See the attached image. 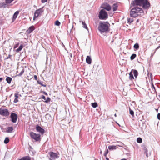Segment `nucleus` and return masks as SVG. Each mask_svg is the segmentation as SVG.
Wrapping results in <instances>:
<instances>
[{
	"instance_id": "obj_2",
	"label": "nucleus",
	"mask_w": 160,
	"mask_h": 160,
	"mask_svg": "<svg viewBox=\"0 0 160 160\" xmlns=\"http://www.w3.org/2000/svg\"><path fill=\"white\" fill-rule=\"evenodd\" d=\"M110 26L109 23L108 22H102L99 23L98 30L101 33L107 32L108 31Z\"/></svg>"
},
{
	"instance_id": "obj_59",
	"label": "nucleus",
	"mask_w": 160,
	"mask_h": 160,
	"mask_svg": "<svg viewBox=\"0 0 160 160\" xmlns=\"http://www.w3.org/2000/svg\"><path fill=\"white\" fill-rule=\"evenodd\" d=\"M159 98H160V95H159Z\"/></svg>"
},
{
	"instance_id": "obj_20",
	"label": "nucleus",
	"mask_w": 160,
	"mask_h": 160,
	"mask_svg": "<svg viewBox=\"0 0 160 160\" xmlns=\"http://www.w3.org/2000/svg\"><path fill=\"white\" fill-rule=\"evenodd\" d=\"M19 13V11H17L14 14L13 16V19H15Z\"/></svg>"
},
{
	"instance_id": "obj_23",
	"label": "nucleus",
	"mask_w": 160,
	"mask_h": 160,
	"mask_svg": "<svg viewBox=\"0 0 160 160\" xmlns=\"http://www.w3.org/2000/svg\"><path fill=\"white\" fill-rule=\"evenodd\" d=\"M12 80V78L11 77H7L6 78V80L7 82L9 84L11 83Z\"/></svg>"
},
{
	"instance_id": "obj_61",
	"label": "nucleus",
	"mask_w": 160,
	"mask_h": 160,
	"mask_svg": "<svg viewBox=\"0 0 160 160\" xmlns=\"http://www.w3.org/2000/svg\"><path fill=\"white\" fill-rule=\"evenodd\" d=\"M100 153H102V151H101Z\"/></svg>"
},
{
	"instance_id": "obj_36",
	"label": "nucleus",
	"mask_w": 160,
	"mask_h": 160,
	"mask_svg": "<svg viewBox=\"0 0 160 160\" xmlns=\"http://www.w3.org/2000/svg\"><path fill=\"white\" fill-rule=\"evenodd\" d=\"M14 0H5V2L6 3L10 4Z\"/></svg>"
},
{
	"instance_id": "obj_31",
	"label": "nucleus",
	"mask_w": 160,
	"mask_h": 160,
	"mask_svg": "<svg viewBox=\"0 0 160 160\" xmlns=\"http://www.w3.org/2000/svg\"><path fill=\"white\" fill-rule=\"evenodd\" d=\"M128 22L131 23L133 22V18H128L127 19Z\"/></svg>"
},
{
	"instance_id": "obj_16",
	"label": "nucleus",
	"mask_w": 160,
	"mask_h": 160,
	"mask_svg": "<svg viewBox=\"0 0 160 160\" xmlns=\"http://www.w3.org/2000/svg\"><path fill=\"white\" fill-rule=\"evenodd\" d=\"M13 130V128L12 127H9L8 128L6 131V132L8 133H10L12 132Z\"/></svg>"
},
{
	"instance_id": "obj_38",
	"label": "nucleus",
	"mask_w": 160,
	"mask_h": 160,
	"mask_svg": "<svg viewBox=\"0 0 160 160\" xmlns=\"http://www.w3.org/2000/svg\"><path fill=\"white\" fill-rule=\"evenodd\" d=\"M50 100V98L49 97H48L47 98V99L45 100V102L47 103L49 102Z\"/></svg>"
},
{
	"instance_id": "obj_7",
	"label": "nucleus",
	"mask_w": 160,
	"mask_h": 160,
	"mask_svg": "<svg viewBox=\"0 0 160 160\" xmlns=\"http://www.w3.org/2000/svg\"><path fill=\"white\" fill-rule=\"evenodd\" d=\"M43 12V10L42 8L36 10L34 13L33 20H35L39 16L41 15Z\"/></svg>"
},
{
	"instance_id": "obj_56",
	"label": "nucleus",
	"mask_w": 160,
	"mask_h": 160,
	"mask_svg": "<svg viewBox=\"0 0 160 160\" xmlns=\"http://www.w3.org/2000/svg\"><path fill=\"white\" fill-rule=\"evenodd\" d=\"M139 21V19L137 20V22H138Z\"/></svg>"
},
{
	"instance_id": "obj_39",
	"label": "nucleus",
	"mask_w": 160,
	"mask_h": 160,
	"mask_svg": "<svg viewBox=\"0 0 160 160\" xmlns=\"http://www.w3.org/2000/svg\"><path fill=\"white\" fill-rule=\"evenodd\" d=\"M18 99H17V98H15L14 99V103H16L17 102H18Z\"/></svg>"
},
{
	"instance_id": "obj_34",
	"label": "nucleus",
	"mask_w": 160,
	"mask_h": 160,
	"mask_svg": "<svg viewBox=\"0 0 160 160\" xmlns=\"http://www.w3.org/2000/svg\"><path fill=\"white\" fill-rule=\"evenodd\" d=\"M60 24L61 23L58 20L56 21L55 23V25L58 26H59Z\"/></svg>"
},
{
	"instance_id": "obj_30",
	"label": "nucleus",
	"mask_w": 160,
	"mask_h": 160,
	"mask_svg": "<svg viewBox=\"0 0 160 160\" xmlns=\"http://www.w3.org/2000/svg\"><path fill=\"white\" fill-rule=\"evenodd\" d=\"M134 48L136 49H138L139 48V45L138 43H136L134 45Z\"/></svg>"
},
{
	"instance_id": "obj_48",
	"label": "nucleus",
	"mask_w": 160,
	"mask_h": 160,
	"mask_svg": "<svg viewBox=\"0 0 160 160\" xmlns=\"http://www.w3.org/2000/svg\"><path fill=\"white\" fill-rule=\"evenodd\" d=\"M152 88H153L154 89H155V87H154V85H153L152 83Z\"/></svg>"
},
{
	"instance_id": "obj_35",
	"label": "nucleus",
	"mask_w": 160,
	"mask_h": 160,
	"mask_svg": "<svg viewBox=\"0 0 160 160\" xmlns=\"http://www.w3.org/2000/svg\"><path fill=\"white\" fill-rule=\"evenodd\" d=\"M129 113L131 115H132V117L134 116V112L132 110H131L130 109V110H129Z\"/></svg>"
},
{
	"instance_id": "obj_51",
	"label": "nucleus",
	"mask_w": 160,
	"mask_h": 160,
	"mask_svg": "<svg viewBox=\"0 0 160 160\" xmlns=\"http://www.w3.org/2000/svg\"><path fill=\"white\" fill-rule=\"evenodd\" d=\"M160 48V46H158L156 48V50H157L159 48Z\"/></svg>"
},
{
	"instance_id": "obj_17",
	"label": "nucleus",
	"mask_w": 160,
	"mask_h": 160,
	"mask_svg": "<svg viewBox=\"0 0 160 160\" xmlns=\"http://www.w3.org/2000/svg\"><path fill=\"white\" fill-rule=\"evenodd\" d=\"M133 70H132L131 71L129 72V78L130 80H132L134 78L133 75Z\"/></svg>"
},
{
	"instance_id": "obj_55",
	"label": "nucleus",
	"mask_w": 160,
	"mask_h": 160,
	"mask_svg": "<svg viewBox=\"0 0 160 160\" xmlns=\"http://www.w3.org/2000/svg\"><path fill=\"white\" fill-rule=\"evenodd\" d=\"M19 160H23V158H21V159H19Z\"/></svg>"
},
{
	"instance_id": "obj_60",
	"label": "nucleus",
	"mask_w": 160,
	"mask_h": 160,
	"mask_svg": "<svg viewBox=\"0 0 160 160\" xmlns=\"http://www.w3.org/2000/svg\"><path fill=\"white\" fill-rule=\"evenodd\" d=\"M95 160H98V159H95Z\"/></svg>"
},
{
	"instance_id": "obj_26",
	"label": "nucleus",
	"mask_w": 160,
	"mask_h": 160,
	"mask_svg": "<svg viewBox=\"0 0 160 160\" xmlns=\"http://www.w3.org/2000/svg\"><path fill=\"white\" fill-rule=\"evenodd\" d=\"M137 141L139 143H141L142 142V139L141 138L139 137L137 138Z\"/></svg>"
},
{
	"instance_id": "obj_5",
	"label": "nucleus",
	"mask_w": 160,
	"mask_h": 160,
	"mask_svg": "<svg viewBox=\"0 0 160 160\" xmlns=\"http://www.w3.org/2000/svg\"><path fill=\"white\" fill-rule=\"evenodd\" d=\"M144 0H134L130 5V8L132 6H139L141 7Z\"/></svg>"
},
{
	"instance_id": "obj_43",
	"label": "nucleus",
	"mask_w": 160,
	"mask_h": 160,
	"mask_svg": "<svg viewBox=\"0 0 160 160\" xmlns=\"http://www.w3.org/2000/svg\"><path fill=\"white\" fill-rule=\"evenodd\" d=\"M157 118L158 119L160 120V113H158V114Z\"/></svg>"
},
{
	"instance_id": "obj_53",
	"label": "nucleus",
	"mask_w": 160,
	"mask_h": 160,
	"mask_svg": "<svg viewBox=\"0 0 160 160\" xmlns=\"http://www.w3.org/2000/svg\"><path fill=\"white\" fill-rule=\"evenodd\" d=\"M18 45V44H17V45H16V46H15L14 48H16L17 47V46Z\"/></svg>"
},
{
	"instance_id": "obj_28",
	"label": "nucleus",
	"mask_w": 160,
	"mask_h": 160,
	"mask_svg": "<svg viewBox=\"0 0 160 160\" xmlns=\"http://www.w3.org/2000/svg\"><path fill=\"white\" fill-rule=\"evenodd\" d=\"M92 106L94 108H96L98 107V105L97 102H95L92 103Z\"/></svg>"
},
{
	"instance_id": "obj_25",
	"label": "nucleus",
	"mask_w": 160,
	"mask_h": 160,
	"mask_svg": "<svg viewBox=\"0 0 160 160\" xmlns=\"http://www.w3.org/2000/svg\"><path fill=\"white\" fill-rule=\"evenodd\" d=\"M37 82H38V84L41 85V86H42L44 87H46V84H43L42 82L40 81H38Z\"/></svg>"
},
{
	"instance_id": "obj_1",
	"label": "nucleus",
	"mask_w": 160,
	"mask_h": 160,
	"mask_svg": "<svg viewBox=\"0 0 160 160\" xmlns=\"http://www.w3.org/2000/svg\"><path fill=\"white\" fill-rule=\"evenodd\" d=\"M130 12L131 17L136 18L143 14L144 13L143 9L141 8L136 6H133Z\"/></svg>"
},
{
	"instance_id": "obj_47",
	"label": "nucleus",
	"mask_w": 160,
	"mask_h": 160,
	"mask_svg": "<svg viewBox=\"0 0 160 160\" xmlns=\"http://www.w3.org/2000/svg\"><path fill=\"white\" fill-rule=\"evenodd\" d=\"M11 56V55H9L8 57H7L6 59H8V58H10V57Z\"/></svg>"
},
{
	"instance_id": "obj_4",
	"label": "nucleus",
	"mask_w": 160,
	"mask_h": 160,
	"mask_svg": "<svg viewBox=\"0 0 160 160\" xmlns=\"http://www.w3.org/2000/svg\"><path fill=\"white\" fill-rule=\"evenodd\" d=\"M30 136L31 138L36 141H38L40 140L41 135L39 134H36L34 132H31L30 133Z\"/></svg>"
},
{
	"instance_id": "obj_3",
	"label": "nucleus",
	"mask_w": 160,
	"mask_h": 160,
	"mask_svg": "<svg viewBox=\"0 0 160 160\" xmlns=\"http://www.w3.org/2000/svg\"><path fill=\"white\" fill-rule=\"evenodd\" d=\"M108 15L107 12L103 9H101L98 15L99 18L102 20H106L108 18Z\"/></svg>"
},
{
	"instance_id": "obj_58",
	"label": "nucleus",
	"mask_w": 160,
	"mask_h": 160,
	"mask_svg": "<svg viewBox=\"0 0 160 160\" xmlns=\"http://www.w3.org/2000/svg\"><path fill=\"white\" fill-rule=\"evenodd\" d=\"M146 155L147 157H148V154H146Z\"/></svg>"
},
{
	"instance_id": "obj_15",
	"label": "nucleus",
	"mask_w": 160,
	"mask_h": 160,
	"mask_svg": "<svg viewBox=\"0 0 160 160\" xmlns=\"http://www.w3.org/2000/svg\"><path fill=\"white\" fill-rule=\"evenodd\" d=\"M34 30V28L33 26L30 27L27 30V32L28 33H31Z\"/></svg>"
},
{
	"instance_id": "obj_6",
	"label": "nucleus",
	"mask_w": 160,
	"mask_h": 160,
	"mask_svg": "<svg viewBox=\"0 0 160 160\" xmlns=\"http://www.w3.org/2000/svg\"><path fill=\"white\" fill-rule=\"evenodd\" d=\"M9 114V112L8 109L6 108H0V115L5 117L8 116Z\"/></svg>"
},
{
	"instance_id": "obj_52",
	"label": "nucleus",
	"mask_w": 160,
	"mask_h": 160,
	"mask_svg": "<svg viewBox=\"0 0 160 160\" xmlns=\"http://www.w3.org/2000/svg\"><path fill=\"white\" fill-rule=\"evenodd\" d=\"M106 159L107 160H109V158H108V157H106Z\"/></svg>"
},
{
	"instance_id": "obj_44",
	"label": "nucleus",
	"mask_w": 160,
	"mask_h": 160,
	"mask_svg": "<svg viewBox=\"0 0 160 160\" xmlns=\"http://www.w3.org/2000/svg\"><path fill=\"white\" fill-rule=\"evenodd\" d=\"M42 92L43 93V94H44L46 95L47 96L48 95L47 93L46 92H45V91H42Z\"/></svg>"
},
{
	"instance_id": "obj_40",
	"label": "nucleus",
	"mask_w": 160,
	"mask_h": 160,
	"mask_svg": "<svg viewBox=\"0 0 160 160\" xmlns=\"http://www.w3.org/2000/svg\"><path fill=\"white\" fill-rule=\"evenodd\" d=\"M19 94L18 93H16L15 94L14 96L16 98H18V97Z\"/></svg>"
},
{
	"instance_id": "obj_46",
	"label": "nucleus",
	"mask_w": 160,
	"mask_h": 160,
	"mask_svg": "<svg viewBox=\"0 0 160 160\" xmlns=\"http://www.w3.org/2000/svg\"><path fill=\"white\" fill-rule=\"evenodd\" d=\"M34 79L35 80H37V75H35L34 76Z\"/></svg>"
},
{
	"instance_id": "obj_49",
	"label": "nucleus",
	"mask_w": 160,
	"mask_h": 160,
	"mask_svg": "<svg viewBox=\"0 0 160 160\" xmlns=\"http://www.w3.org/2000/svg\"><path fill=\"white\" fill-rule=\"evenodd\" d=\"M150 77H151V79H152V74H151Z\"/></svg>"
},
{
	"instance_id": "obj_19",
	"label": "nucleus",
	"mask_w": 160,
	"mask_h": 160,
	"mask_svg": "<svg viewBox=\"0 0 160 160\" xmlns=\"http://www.w3.org/2000/svg\"><path fill=\"white\" fill-rule=\"evenodd\" d=\"M118 8V5L117 3H114L112 5V9L113 11L117 10Z\"/></svg>"
},
{
	"instance_id": "obj_50",
	"label": "nucleus",
	"mask_w": 160,
	"mask_h": 160,
	"mask_svg": "<svg viewBox=\"0 0 160 160\" xmlns=\"http://www.w3.org/2000/svg\"><path fill=\"white\" fill-rule=\"evenodd\" d=\"M2 79L3 78H0V82H1Z\"/></svg>"
},
{
	"instance_id": "obj_54",
	"label": "nucleus",
	"mask_w": 160,
	"mask_h": 160,
	"mask_svg": "<svg viewBox=\"0 0 160 160\" xmlns=\"http://www.w3.org/2000/svg\"><path fill=\"white\" fill-rule=\"evenodd\" d=\"M127 160V159H125V158H123V159H121V160Z\"/></svg>"
},
{
	"instance_id": "obj_9",
	"label": "nucleus",
	"mask_w": 160,
	"mask_h": 160,
	"mask_svg": "<svg viewBox=\"0 0 160 160\" xmlns=\"http://www.w3.org/2000/svg\"><path fill=\"white\" fill-rule=\"evenodd\" d=\"M142 6L144 9H148L150 7V3L148 0H144Z\"/></svg>"
},
{
	"instance_id": "obj_14",
	"label": "nucleus",
	"mask_w": 160,
	"mask_h": 160,
	"mask_svg": "<svg viewBox=\"0 0 160 160\" xmlns=\"http://www.w3.org/2000/svg\"><path fill=\"white\" fill-rule=\"evenodd\" d=\"M92 59L89 56H87L86 58V62L88 64H91V63Z\"/></svg>"
},
{
	"instance_id": "obj_18",
	"label": "nucleus",
	"mask_w": 160,
	"mask_h": 160,
	"mask_svg": "<svg viewBox=\"0 0 160 160\" xmlns=\"http://www.w3.org/2000/svg\"><path fill=\"white\" fill-rule=\"evenodd\" d=\"M117 147L114 145H110L108 146V148L110 150H113L116 149Z\"/></svg>"
},
{
	"instance_id": "obj_22",
	"label": "nucleus",
	"mask_w": 160,
	"mask_h": 160,
	"mask_svg": "<svg viewBox=\"0 0 160 160\" xmlns=\"http://www.w3.org/2000/svg\"><path fill=\"white\" fill-rule=\"evenodd\" d=\"M23 46L22 45H21L16 50V52H20L23 48Z\"/></svg>"
},
{
	"instance_id": "obj_32",
	"label": "nucleus",
	"mask_w": 160,
	"mask_h": 160,
	"mask_svg": "<svg viewBox=\"0 0 160 160\" xmlns=\"http://www.w3.org/2000/svg\"><path fill=\"white\" fill-rule=\"evenodd\" d=\"M9 141V139L8 137H6V138L4 141V143L5 144L8 143Z\"/></svg>"
},
{
	"instance_id": "obj_11",
	"label": "nucleus",
	"mask_w": 160,
	"mask_h": 160,
	"mask_svg": "<svg viewBox=\"0 0 160 160\" xmlns=\"http://www.w3.org/2000/svg\"><path fill=\"white\" fill-rule=\"evenodd\" d=\"M101 8L106 9L108 11H109L111 9V6L107 3H104L102 5V6L101 7Z\"/></svg>"
},
{
	"instance_id": "obj_24",
	"label": "nucleus",
	"mask_w": 160,
	"mask_h": 160,
	"mask_svg": "<svg viewBox=\"0 0 160 160\" xmlns=\"http://www.w3.org/2000/svg\"><path fill=\"white\" fill-rule=\"evenodd\" d=\"M82 24L83 25V27L87 30H88V28L87 26V25L86 24L85 22H82Z\"/></svg>"
},
{
	"instance_id": "obj_12",
	"label": "nucleus",
	"mask_w": 160,
	"mask_h": 160,
	"mask_svg": "<svg viewBox=\"0 0 160 160\" xmlns=\"http://www.w3.org/2000/svg\"><path fill=\"white\" fill-rule=\"evenodd\" d=\"M36 129L37 132L40 133L42 134H43L44 132V130L38 125L36 126Z\"/></svg>"
},
{
	"instance_id": "obj_45",
	"label": "nucleus",
	"mask_w": 160,
	"mask_h": 160,
	"mask_svg": "<svg viewBox=\"0 0 160 160\" xmlns=\"http://www.w3.org/2000/svg\"><path fill=\"white\" fill-rule=\"evenodd\" d=\"M47 0H41L42 2V3H45L47 2Z\"/></svg>"
},
{
	"instance_id": "obj_57",
	"label": "nucleus",
	"mask_w": 160,
	"mask_h": 160,
	"mask_svg": "<svg viewBox=\"0 0 160 160\" xmlns=\"http://www.w3.org/2000/svg\"><path fill=\"white\" fill-rule=\"evenodd\" d=\"M114 116H115V117H116L117 115H116V113L114 114Z\"/></svg>"
},
{
	"instance_id": "obj_42",
	"label": "nucleus",
	"mask_w": 160,
	"mask_h": 160,
	"mask_svg": "<svg viewBox=\"0 0 160 160\" xmlns=\"http://www.w3.org/2000/svg\"><path fill=\"white\" fill-rule=\"evenodd\" d=\"M41 98H42L44 100H46V98L43 95L42 96Z\"/></svg>"
},
{
	"instance_id": "obj_13",
	"label": "nucleus",
	"mask_w": 160,
	"mask_h": 160,
	"mask_svg": "<svg viewBox=\"0 0 160 160\" xmlns=\"http://www.w3.org/2000/svg\"><path fill=\"white\" fill-rule=\"evenodd\" d=\"M8 3H6V2H2L0 3V8H5L8 6Z\"/></svg>"
},
{
	"instance_id": "obj_10",
	"label": "nucleus",
	"mask_w": 160,
	"mask_h": 160,
	"mask_svg": "<svg viewBox=\"0 0 160 160\" xmlns=\"http://www.w3.org/2000/svg\"><path fill=\"white\" fill-rule=\"evenodd\" d=\"M12 122L13 123L16 122L18 118V115L15 113H12L10 115Z\"/></svg>"
},
{
	"instance_id": "obj_37",
	"label": "nucleus",
	"mask_w": 160,
	"mask_h": 160,
	"mask_svg": "<svg viewBox=\"0 0 160 160\" xmlns=\"http://www.w3.org/2000/svg\"><path fill=\"white\" fill-rule=\"evenodd\" d=\"M108 149H107L105 152H104V156L105 157H106L107 154H108Z\"/></svg>"
},
{
	"instance_id": "obj_33",
	"label": "nucleus",
	"mask_w": 160,
	"mask_h": 160,
	"mask_svg": "<svg viewBox=\"0 0 160 160\" xmlns=\"http://www.w3.org/2000/svg\"><path fill=\"white\" fill-rule=\"evenodd\" d=\"M22 158L24 160H31L29 156H25Z\"/></svg>"
},
{
	"instance_id": "obj_8",
	"label": "nucleus",
	"mask_w": 160,
	"mask_h": 160,
	"mask_svg": "<svg viewBox=\"0 0 160 160\" xmlns=\"http://www.w3.org/2000/svg\"><path fill=\"white\" fill-rule=\"evenodd\" d=\"M48 154L50 156L49 160H54L59 157L58 154L54 152H49Z\"/></svg>"
},
{
	"instance_id": "obj_21",
	"label": "nucleus",
	"mask_w": 160,
	"mask_h": 160,
	"mask_svg": "<svg viewBox=\"0 0 160 160\" xmlns=\"http://www.w3.org/2000/svg\"><path fill=\"white\" fill-rule=\"evenodd\" d=\"M133 73L134 74V76L136 78L137 77L138 75V71L136 70H133Z\"/></svg>"
},
{
	"instance_id": "obj_29",
	"label": "nucleus",
	"mask_w": 160,
	"mask_h": 160,
	"mask_svg": "<svg viewBox=\"0 0 160 160\" xmlns=\"http://www.w3.org/2000/svg\"><path fill=\"white\" fill-rule=\"evenodd\" d=\"M22 69L21 72L18 75V76H20L22 75L24 72V69L23 67L22 68Z\"/></svg>"
},
{
	"instance_id": "obj_41",
	"label": "nucleus",
	"mask_w": 160,
	"mask_h": 160,
	"mask_svg": "<svg viewBox=\"0 0 160 160\" xmlns=\"http://www.w3.org/2000/svg\"><path fill=\"white\" fill-rule=\"evenodd\" d=\"M145 152H144V154H148V150L147 148H145Z\"/></svg>"
},
{
	"instance_id": "obj_27",
	"label": "nucleus",
	"mask_w": 160,
	"mask_h": 160,
	"mask_svg": "<svg viewBox=\"0 0 160 160\" xmlns=\"http://www.w3.org/2000/svg\"><path fill=\"white\" fill-rule=\"evenodd\" d=\"M137 55L135 54H133L130 57V59L131 60H133L136 57Z\"/></svg>"
}]
</instances>
